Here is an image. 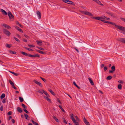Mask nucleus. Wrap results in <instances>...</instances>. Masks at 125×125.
<instances>
[{"instance_id": "1", "label": "nucleus", "mask_w": 125, "mask_h": 125, "mask_svg": "<svg viewBox=\"0 0 125 125\" xmlns=\"http://www.w3.org/2000/svg\"><path fill=\"white\" fill-rule=\"evenodd\" d=\"M3 32L8 36H10L11 34L10 32L9 31L5 29H3Z\"/></svg>"}, {"instance_id": "2", "label": "nucleus", "mask_w": 125, "mask_h": 125, "mask_svg": "<svg viewBox=\"0 0 125 125\" xmlns=\"http://www.w3.org/2000/svg\"><path fill=\"white\" fill-rule=\"evenodd\" d=\"M62 1L65 3L74 5V4L72 1L68 0H62Z\"/></svg>"}, {"instance_id": "3", "label": "nucleus", "mask_w": 125, "mask_h": 125, "mask_svg": "<svg viewBox=\"0 0 125 125\" xmlns=\"http://www.w3.org/2000/svg\"><path fill=\"white\" fill-rule=\"evenodd\" d=\"M8 14L10 19H13L14 18V16L10 12V11L8 12Z\"/></svg>"}, {"instance_id": "4", "label": "nucleus", "mask_w": 125, "mask_h": 125, "mask_svg": "<svg viewBox=\"0 0 125 125\" xmlns=\"http://www.w3.org/2000/svg\"><path fill=\"white\" fill-rule=\"evenodd\" d=\"M117 40L118 41L125 44V38H118L117 39Z\"/></svg>"}, {"instance_id": "5", "label": "nucleus", "mask_w": 125, "mask_h": 125, "mask_svg": "<svg viewBox=\"0 0 125 125\" xmlns=\"http://www.w3.org/2000/svg\"><path fill=\"white\" fill-rule=\"evenodd\" d=\"M111 70L109 71V73H113L115 70V66L114 65L111 68Z\"/></svg>"}, {"instance_id": "6", "label": "nucleus", "mask_w": 125, "mask_h": 125, "mask_svg": "<svg viewBox=\"0 0 125 125\" xmlns=\"http://www.w3.org/2000/svg\"><path fill=\"white\" fill-rule=\"evenodd\" d=\"M92 18L93 19L99 20L101 21V20H102V19H103V18L99 17H92Z\"/></svg>"}, {"instance_id": "7", "label": "nucleus", "mask_w": 125, "mask_h": 125, "mask_svg": "<svg viewBox=\"0 0 125 125\" xmlns=\"http://www.w3.org/2000/svg\"><path fill=\"white\" fill-rule=\"evenodd\" d=\"M33 81L35 83H36V84L39 85V86L41 87H42V84L38 82L36 80H33Z\"/></svg>"}, {"instance_id": "8", "label": "nucleus", "mask_w": 125, "mask_h": 125, "mask_svg": "<svg viewBox=\"0 0 125 125\" xmlns=\"http://www.w3.org/2000/svg\"><path fill=\"white\" fill-rule=\"evenodd\" d=\"M83 121L86 125H90L89 123L86 120L85 117L83 119Z\"/></svg>"}, {"instance_id": "9", "label": "nucleus", "mask_w": 125, "mask_h": 125, "mask_svg": "<svg viewBox=\"0 0 125 125\" xmlns=\"http://www.w3.org/2000/svg\"><path fill=\"white\" fill-rule=\"evenodd\" d=\"M2 26L8 29H10L11 28L9 25L5 24H3Z\"/></svg>"}, {"instance_id": "10", "label": "nucleus", "mask_w": 125, "mask_h": 125, "mask_svg": "<svg viewBox=\"0 0 125 125\" xmlns=\"http://www.w3.org/2000/svg\"><path fill=\"white\" fill-rule=\"evenodd\" d=\"M36 14L38 16V18L40 19L41 18V14L40 12L38 10H37L36 11Z\"/></svg>"}, {"instance_id": "11", "label": "nucleus", "mask_w": 125, "mask_h": 125, "mask_svg": "<svg viewBox=\"0 0 125 125\" xmlns=\"http://www.w3.org/2000/svg\"><path fill=\"white\" fill-rule=\"evenodd\" d=\"M118 29L122 31H125V28L122 26H120V27H118Z\"/></svg>"}, {"instance_id": "12", "label": "nucleus", "mask_w": 125, "mask_h": 125, "mask_svg": "<svg viewBox=\"0 0 125 125\" xmlns=\"http://www.w3.org/2000/svg\"><path fill=\"white\" fill-rule=\"evenodd\" d=\"M109 24H112V25H114L115 26V27L116 28H117L118 29V27H120V26H118L117 25H116L113 22H110Z\"/></svg>"}, {"instance_id": "13", "label": "nucleus", "mask_w": 125, "mask_h": 125, "mask_svg": "<svg viewBox=\"0 0 125 125\" xmlns=\"http://www.w3.org/2000/svg\"><path fill=\"white\" fill-rule=\"evenodd\" d=\"M45 98L48 101L50 102L51 103V100L49 98V97H47L46 96H44Z\"/></svg>"}, {"instance_id": "14", "label": "nucleus", "mask_w": 125, "mask_h": 125, "mask_svg": "<svg viewBox=\"0 0 125 125\" xmlns=\"http://www.w3.org/2000/svg\"><path fill=\"white\" fill-rule=\"evenodd\" d=\"M15 28L19 31L21 32H23V31H22V30L18 26H16L15 27Z\"/></svg>"}, {"instance_id": "15", "label": "nucleus", "mask_w": 125, "mask_h": 125, "mask_svg": "<svg viewBox=\"0 0 125 125\" xmlns=\"http://www.w3.org/2000/svg\"><path fill=\"white\" fill-rule=\"evenodd\" d=\"M88 79L89 80V81L91 83V84L92 85H94V82L91 79V78H88Z\"/></svg>"}, {"instance_id": "16", "label": "nucleus", "mask_w": 125, "mask_h": 125, "mask_svg": "<svg viewBox=\"0 0 125 125\" xmlns=\"http://www.w3.org/2000/svg\"><path fill=\"white\" fill-rule=\"evenodd\" d=\"M1 12L3 14H5L6 15H7V12L4 10L3 9H1Z\"/></svg>"}, {"instance_id": "17", "label": "nucleus", "mask_w": 125, "mask_h": 125, "mask_svg": "<svg viewBox=\"0 0 125 125\" xmlns=\"http://www.w3.org/2000/svg\"><path fill=\"white\" fill-rule=\"evenodd\" d=\"M17 111L20 113H21L22 112V110L19 107H18L17 108Z\"/></svg>"}, {"instance_id": "18", "label": "nucleus", "mask_w": 125, "mask_h": 125, "mask_svg": "<svg viewBox=\"0 0 125 125\" xmlns=\"http://www.w3.org/2000/svg\"><path fill=\"white\" fill-rule=\"evenodd\" d=\"M36 42L37 43V44L41 46L42 45V41H37Z\"/></svg>"}, {"instance_id": "19", "label": "nucleus", "mask_w": 125, "mask_h": 125, "mask_svg": "<svg viewBox=\"0 0 125 125\" xmlns=\"http://www.w3.org/2000/svg\"><path fill=\"white\" fill-rule=\"evenodd\" d=\"M37 51V52H39V53H41L42 54H45L46 53L45 52H44L41 50H38Z\"/></svg>"}, {"instance_id": "20", "label": "nucleus", "mask_w": 125, "mask_h": 125, "mask_svg": "<svg viewBox=\"0 0 125 125\" xmlns=\"http://www.w3.org/2000/svg\"><path fill=\"white\" fill-rule=\"evenodd\" d=\"M9 72L15 75L16 76H18L19 75V74H18L16 73H15L13 72H12L11 71H9Z\"/></svg>"}, {"instance_id": "21", "label": "nucleus", "mask_w": 125, "mask_h": 125, "mask_svg": "<svg viewBox=\"0 0 125 125\" xmlns=\"http://www.w3.org/2000/svg\"><path fill=\"white\" fill-rule=\"evenodd\" d=\"M53 118L55 120V121L57 122H59V121L58 119L55 116H53Z\"/></svg>"}, {"instance_id": "22", "label": "nucleus", "mask_w": 125, "mask_h": 125, "mask_svg": "<svg viewBox=\"0 0 125 125\" xmlns=\"http://www.w3.org/2000/svg\"><path fill=\"white\" fill-rule=\"evenodd\" d=\"M122 85L121 84H119L118 86V88L120 89L121 90L122 89Z\"/></svg>"}, {"instance_id": "23", "label": "nucleus", "mask_w": 125, "mask_h": 125, "mask_svg": "<svg viewBox=\"0 0 125 125\" xmlns=\"http://www.w3.org/2000/svg\"><path fill=\"white\" fill-rule=\"evenodd\" d=\"M21 53L26 56H28V54L27 53L23 52H21Z\"/></svg>"}, {"instance_id": "24", "label": "nucleus", "mask_w": 125, "mask_h": 125, "mask_svg": "<svg viewBox=\"0 0 125 125\" xmlns=\"http://www.w3.org/2000/svg\"><path fill=\"white\" fill-rule=\"evenodd\" d=\"M53 95H54L55 94L53 92L52 90L51 89H49L48 90Z\"/></svg>"}, {"instance_id": "25", "label": "nucleus", "mask_w": 125, "mask_h": 125, "mask_svg": "<svg viewBox=\"0 0 125 125\" xmlns=\"http://www.w3.org/2000/svg\"><path fill=\"white\" fill-rule=\"evenodd\" d=\"M112 78V77L110 75L109 76L106 78V79L108 80H110Z\"/></svg>"}, {"instance_id": "26", "label": "nucleus", "mask_w": 125, "mask_h": 125, "mask_svg": "<svg viewBox=\"0 0 125 125\" xmlns=\"http://www.w3.org/2000/svg\"><path fill=\"white\" fill-rule=\"evenodd\" d=\"M71 118L73 121V122L76 121V120L73 117V115H72L71 116Z\"/></svg>"}, {"instance_id": "27", "label": "nucleus", "mask_w": 125, "mask_h": 125, "mask_svg": "<svg viewBox=\"0 0 125 125\" xmlns=\"http://www.w3.org/2000/svg\"><path fill=\"white\" fill-rule=\"evenodd\" d=\"M5 94H2L0 96V98L1 99H2L4 98L5 97Z\"/></svg>"}, {"instance_id": "28", "label": "nucleus", "mask_w": 125, "mask_h": 125, "mask_svg": "<svg viewBox=\"0 0 125 125\" xmlns=\"http://www.w3.org/2000/svg\"><path fill=\"white\" fill-rule=\"evenodd\" d=\"M24 115L26 119L27 120L29 119H28L27 118L29 117H29L28 115L27 114H24Z\"/></svg>"}, {"instance_id": "29", "label": "nucleus", "mask_w": 125, "mask_h": 125, "mask_svg": "<svg viewBox=\"0 0 125 125\" xmlns=\"http://www.w3.org/2000/svg\"><path fill=\"white\" fill-rule=\"evenodd\" d=\"M9 52L11 54H15L16 52L15 51H13L11 50L9 51Z\"/></svg>"}, {"instance_id": "30", "label": "nucleus", "mask_w": 125, "mask_h": 125, "mask_svg": "<svg viewBox=\"0 0 125 125\" xmlns=\"http://www.w3.org/2000/svg\"><path fill=\"white\" fill-rule=\"evenodd\" d=\"M24 48L25 49L28 50L29 51H33V50L29 48H27L26 47H25Z\"/></svg>"}, {"instance_id": "31", "label": "nucleus", "mask_w": 125, "mask_h": 125, "mask_svg": "<svg viewBox=\"0 0 125 125\" xmlns=\"http://www.w3.org/2000/svg\"><path fill=\"white\" fill-rule=\"evenodd\" d=\"M101 21L103 22L109 24L110 22V21H107L103 19L102 20H101Z\"/></svg>"}, {"instance_id": "32", "label": "nucleus", "mask_w": 125, "mask_h": 125, "mask_svg": "<svg viewBox=\"0 0 125 125\" xmlns=\"http://www.w3.org/2000/svg\"><path fill=\"white\" fill-rule=\"evenodd\" d=\"M19 99L20 100V102H22L23 101V99L21 97H19Z\"/></svg>"}, {"instance_id": "33", "label": "nucleus", "mask_w": 125, "mask_h": 125, "mask_svg": "<svg viewBox=\"0 0 125 125\" xmlns=\"http://www.w3.org/2000/svg\"><path fill=\"white\" fill-rule=\"evenodd\" d=\"M9 82L11 84V85L12 86H13V85H14V84L10 80L9 81Z\"/></svg>"}, {"instance_id": "34", "label": "nucleus", "mask_w": 125, "mask_h": 125, "mask_svg": "<svg viewBox=\"0 0 125 125\" xmlns=\"http://www.w3.org/2000/svg\"><path fill=\"white\" fill-rule=\"evenodd\" d=\"M13 38L14 39H15L18 42L20 43V41L17 38L15 37H14Z\"/></svg>"}, {"instance_id": "35", "label": "nucleus", "mask_w": 125, "mask_h": 125, "mask_svg": "<svg viewBox=\"0 0 125 125\" xmlns=\"http://www.w3.org/2000/svg\"><path fill=\"white\" fill-rule=\"evenodd\" d=\"M59 108L61 109V110L63 112H65V111L62 108V106L60 105L59 106Z\"/></svg>"}, {"instance_id": "36", "label": "nucleus", "mask_w": 125, "mask_h": 125, "mask_svg": "<svg viewBox=\"0 0 125 125\" xmlns=\"http://www.w3.org/2000/svg\"><path fill=\"white\" fill-rule=\"evenodd\" d=\"M62 119H63V122L64 123H65L66 124H67V123L66 121V120L64 118H62Z\"/></svg>"}, {"instance_id": "37", "label": "nucleus", "mask_w": 125, "mask_h": 125, "mask_svg": "<svg viewBox=\"0 0 125 125\" xmlns=\"http://www.w3.org/2000/svg\"><path fill=\"white\" fill-rule=\"evenodd\" d=\"M74 123L75 125H79V124L77 121H76L73 122Z\"/></svg>"}, {"instance_id": "38", "label": "nucleus", "mask_w": 125, "mask_h": 125, "mask_svg": "<svg viewBox=\"0 0 125 125\" xmlns=\"http://www.w3.org/2000/svg\"><path fill=\"white\" fill-rule=\"evenodd\" d=\"M6 46L7 48H10L11 46H10V44H6L5 45Z\"/></svg>"}, {"instance_id": "39", "label": "nucleus", "mask_w": 125, "mask_h": 125, "mask_svg": "<svg viewBox=\"0 0 125 125\" xmlns=\"http://www.w3.org/2000/svg\"><path fill=\"white\" fill-rule=\"evenodd\" d=\"M28 46L30 48H31L32 47H35V46L34 45H30V44H28Z\"/></svg>"}, {"instance_id": "40", "label": "nucleus", "mask_w": 125, "mask_h": 125, "mask_svg": "<svg viewBox=\"0 0 125 125\" xmlns=\"http://www.w3.org/2000/svg\"><path fill=\"white\" fill-rule=\"evenodd\" d=\"M17 23L18 25L20 26L22 28V26L21 25V24L19 22H17Z\"/></svg>"}, {"instance_id": "41", "label": "nucleus", "mask_w": 125, "mask_h": 125, "mask_svg": "<svg viewBox=\"0 0 125 125\" xmlns=\"http://www.w3.org/2000/svg\"><path fill=\"white\" fill-rule=\"evenodd\" d=\"M89 12L87 11H83V13L85 14V15H88Z\"/></svg>"}, {"instance_id": "42", "label": "nucleus", "mask_w": 125, "mask_h": 125, "mask_svg": "<svg viewBox=\"0 0 125 125\" xmlns=\"http://www.w3.org/2000/svg\"><path fill=\"white\" fill-rule=\"evenodd\" d=\"M22 106L24 108H27L26 106L23 104H21Z\"/></svg>"}, {"instance_id": "43", "label": "nucleus", "mask_w": 125, "mask_h": 125, "mask_svg": "<svg viewBox=\"0 0 125 125\" xmlns=\"http://www.w3.org/2000/svg\"><path fill=\"white\" fill-rule=\"evenodd\" d=\"M23 110L26 113L28 114L29 113V112L26 109H23Z\"/></svg>"}, {"instance_id": "44", "label": "nucleus", "mask_w": 125, "mask_h": 125, "mask_svg": "<svg viewBox=\"0 0 125 125\" xmlns=\"http://www.w3.org/2000/svg\"><path fill=\"white\" fill-rule=\"evenodd\" d=\"M75 118L76 119V120L77 121H77V122L79 120V118H78L77 116H75Z\"/></svg>"}, {"instance_id": "45", "label": "nucleus", "mask_w": 125, "mask_h": 125, "mask_svg": "<svg viewBox=\"0 0 125 125\" xmlns=\"http://www.w3.org/2000/svg\"><path fill=\"white\" fill-rule=\"evenodd\" d=\"M37 48L39 49L40 50H42L43 51L44 50V49L40 47H37Z\"/></svg>"}, {"instance_id": "46", "label": "nucleus", "mask_w": 125, "mask_h": 125, "mask_svg": "<svg viewBox=\"0 0 125 125\" xmlns=\"http://www.w3.org/2000/svg\"><path fill=\"white\" fill-rule=\"evenodd\" d=\"M0 110L1 111H3V106L1 105L0 108Z\"/></svg>"}, {"instance_id": "47", "label": "nucleus", "mask_w": 125, "mask_h": 125, "mask_svg": "<svg viewBox=\"0 0 125 125\" xmlns=\"http://www.w3.org/2000/svg\"><path fill=\"white\" fill-rule=\"evenodd\" d=\"M12 112L11 111H10L8 113V114L9 115H11L12 114Z\"/></svg>"}, {"instance_id": "48", "label": "nucleus", "mask_w": 125, "mask_h": 125, "mask_svg": "<svg viewBox=\"0 0 125 125\" xmlns=\"http://www.w3.org/2000/svg\"><path fill=\"white\" fill-rule=\"evenodd\" d=\"M106 13L109 14V15H111L112 16V15H113L111 13V12H106Z\"/></svg>"}, {"instance_id": "49", "label": "nucleus", "mask_w": 125, "mask_h": 125, "mask_svg": "<svg viewBox=\"0 0 125 125\" xmlns=\"http://www.w3.org/2000/svg\"><path fill=\"white\" fill-rule=\"evenodd\" d=\"M6 99H5V98L4 99H3V100H2V101L3 103H5L6 102Z\"/></svg>"}, {"instance_id": "50", "label": "nucleus", "mask_w": 125, "mask_h": 125, "mask_svg": "<svg viewBox=\"0 0 125 125\" xmlns=\"http://www.w3.org/2000/svg\"><path fill=\"white\" fill-rule=\"evenodd\" d=\"M43 93L45 94L46 95L48 93L44 91L43 90H42Z\"/></svg>"}, {"instance_id": "51", "label": "nucleus", "mask_w": 125, "mask_h": 125, "mask_svg": "<svg viewBox=\"0 0 125 125\" xmlns=\"http://www.w3.org/2000/svg\"><path fill=\"white\" fill-rule=\"evenodd\" d=\"M120 19L122 20L123 21L125 22V18H120Z\"/></svg>"}, {"instance_id": "52", "label": "nucleus", "mask_w": 125, "mask_h": 125, "mask_svg": "<svg viewBox=\"0 0 125 125\" xmlns=\"http://www.w3.org/2000/svg\"><path fill=\"white\" fill-rule=\"evenodd\" d=\"M107 70V67L106 66H105L104 68V71H106Z\"/></svg>"}, {"instance_id": "53", "label": "nucleus", "mask_w": 125, "mask_h": 125, "mask_svg": "<svg viewBox=\"0 0 125 125\" xmlns=\"http://www.w3.org/2000/svg\"><path fill=\"white\" fill-rule=\"evenodd\" d=\"M98 4L100 5H101V6H103V4L101 3L100 1H99L98 2Z\"/></svg>"}, {"instance_id": "54", "label": "nucleus", "mask_w": 125, "mask_h": 125, "mask_svg": "<svg viewBox=\"0 0 125 125\" xmlns=\"http://www.w3.org/2000/svg\"><path fill=\"white\" fill-rule=\"evenodd\" d=\"M118 82L121 83H123V81L122 80H120L118 81Z\"/></svg>"}, {"instance_id": "55", "label": "nucleus", "mask_w": 125, "mask_h": 125, "mask_svg": "<svg viewBox=\"0 0 125 125\" xmlns=\"http://www.w3.org/2000/svg\"><path fill=\"white\" fill-rule=\"evenodd\" d=\"M31 121H32V123L34 125H35L36 124V123H37L35 122L33 120H31Z\"/></svg>"}, {"instance_id": "56", "label": "nucleus", "mask_w": 125, "mask_h": 125, "mask_svg": "<svg viewBox=\"0 0 125 125\" xmlns=\"http://www.w3.org/2000/svg\"><path fill=\"white\" fill-rule=\"evenodd\" d=\"M104 66V64H103L101 65V68H103Z\"/></svg>"}, {"instance_id": "57", "label": "nucleus", "mask_w": 125, "mask_h": 125, "mask_svg": "<svg viewBox=\"0 0 125 125\" xmlns=\"http://www.w3.org/2000/svg\"><path fill=\"white\" fill-rule=\"evenodd\" d=\"M24 36L26 38H28L29 37L26 34H24Z\"/></svg>"}, {"instance_id": "58", "label": "nucleus", "mask_w": 125, "mask_h": 125, "mask_svg": "<svg viewBox=\"0 0 125 125\" xmlns=\"http://www.w3.org/2000/svg\"><path fill=\"white\" fill-rule=\"evenodd\" d=\"M37 92L42 94H43V93L42 92H41L40 90L38 91H37Z\"/></svg>"}, {"instance_id": "59", "label": "nucleus", "mask_w": 125, "mask_h": 125, "mask_svg": "<svg viewBox=\"0 0 125 125\" xmlns=\"http://www.w3.org/2000/svg\"><path fill=\"white\" fill-rule=\"evenodd\" d=\"M35 57H40V55L39 54H35Z\"/></svg>"}, {"instance_id": "60", "label": "nucleus", "mask_w": 125, "mask_h": 125, "mask_svg": "<svg viewBox=\"0 0 125 125\" xmlns=\"http://www.w3.org/2000/svg\"><path fill=\"white\" fill-rule=\"evenodd\" d=\"M57 101L59 103H60V104H62V103L60 101V100L59 99H58V101Z\"/></svg>"}, {"instance_id": "61", "label": "nucleus", "mask_w": 125, "mask_h": 125, "mask_svg": "<svg viewBox=\"0 0 125 125\" xmlns=\"http://www.w3.org/2000/svg\"><path fill=\"white\" fill-rule=\"evenodd\" d=\"M12 87L15 90H17V88L14 85H13V86H12Z\"/></svg>"}, {"instance_id": "62", "label": "nucleus", "mask_w": 125, "mask_h": 125, "mask_svg": "<svg viewBox=\"0 0 125 125\" xmlns=\"http://www.w3.org/2000/svg\"><path fill=\"white\" fill-rule=\"evenodd\" d=\"M45 83L46 82V80L44 78H43V79H42V80Z\"/></svg>"}, {"instance_id": "63", "label": "nucleus", "mask_w": 125, "mask_h": 125, "mask_svg": "<svg viewBox=\"0 0 125 125\" xmlns=\"http://www.w3.org/2000/svg\"><path fill=\"white\" fill-rule=\"evenodd\" d=\"M11 121H12V122L13 124L15 123V121L14 119H12L11 120Z\"/></svg>"}, {"instance_id": "64", "label": "nucleus", "mask_w": 125, "mask_h": 125, "mask_svg": "<svg viewBox=\"0 0 125 125\" xmlns=\"http://www.w3.org/2000/svg\"><path fill=\"white\" fill-rule=\"evenodd\" d=\"M88 15H89V16H92L93 15V14L89 12V13H88Z\"/></svg>"}]
</instances>
